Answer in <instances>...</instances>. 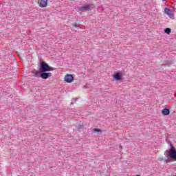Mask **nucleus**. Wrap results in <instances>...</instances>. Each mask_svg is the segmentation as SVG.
Here are the masks:
<instances>
[{"instance_id":"obj_1","label":"nucleus","mask_w":176,"mask_h":176,"mask_svg":"<svg viewBox=\"0 0 176 176\" xmlns=\"http://www.w3.org/2000/svg\"><path fill=\"white\" fill-rule=\"evenodd\" d=\"M40 69L42 72H49L50 71H54V67L49 66V65L45 62H42L40 65Z\"/></svg>"},{"instance_id":"obj_2","label":"nucleus","mask_w":176,"mask_h":176,"mask_svg":"<svg viewBox=\"0 0 176 176\" xmlns=\"http://www.w3.org/2000/svg\"><path fill=\"white\" fill-rule=\"evenodd\" d=\"M164 13L165 14H167V16L172 20H174V19H175V16H174V13H173V11H171L170 9L168 8H164Z\"/></svg>"},{"instance_id":"obj_3","label":"nucleus","mask_w":176,"mask_h":176,"mask_svg":"<svg viewBox=\"0 0 176 176\" xmlns=\"http://www.w3.org/2000/svg\"><path fill=\"white\" fill-rule=\"evenodd\" d=\"M64 80L67 83H72L74 82V76L72 74H66Z\"/></svg>"},{"instance_id":"obj_4","label":"nucleus","mask_w":176,"mask_h":176,"mask_svg":"<svg viewBox=\"0 0 176 176\" xmlns=\"http://www.w3.org/2000/svg\"><path fill=\"white\" fill-rule=\"evenodd\" d=\"M48 0H38V4L39 8H46L47 6Z\"/></svg>"},{"instance_id":"obj_5","label":"nucleus","mask_w":176,"mask_h":176,"mask_svg":"<svg viewBox=\"0 0 176 176\" xmlns=\"http://www.w3.org/2000/svg\"><path fill=\"white\" fill-rule=\"evenodd\" d=\"M93 6L91 5H86L82 7H80V10L81 12H86L87 10H90Z\"/></svg>"},{"instance_id":"obj_6","label":"nucleus","mask_w":176,"mask_h":176,"mask_svg":"<svg viewBox=\"0 0 176 176\" xmlns=\"http://www.w3.org/2000/svg\"><path fill=\"white\" fill-rule=\"evenodd\" d=\"M50 77H52V73L43 72L41 74V78H42V79H47V78Z\"/></svg>"},{"instance_id":"obj_7","label":"nucleus","mask_w":176,"mask_h":176,"mask_svg":"<svg viewBox=\"0 0 176 176\" xmlns=\"http://www.w3.org/2000/svg\"><path fill=\"white\" fill-rule=\"evenodd\" d=\"M113 78L115 80H120L122 79V75H120V73L117 72L113 75Z\"/></svg>"},{"instance_id":"obj_8","label":"nucleus","mask_w":176,"mask_h":176,"mask_svg":"<svg viewBox=\"0 0 176 176\" xmlns=\"http://www.w3.org/2000/svg\"><path fill=\"white\" fill-rule=\"evenodd\" d=\"M162 114L163 115V116H167L170 115V109H162Z\"/></svg>"},{"instance_id":"obj_9","label":"nucleus","mask_w":176,"mask_h":176,"mask_svg":"<svg viewBox=\"0 0 176 176\" xmlns=\"http://www.w3.org/2000/svg\"><path fill=\"white\" fill-rule=\"evenodd\" d=\"M164 32H166V34H171V29L167 28L165 29Z\"/></svg>"},{"instance_id":"obj_10","label":"nucleus","mask_w":176,"mask_h":176,"mask_svg":"<svg viewBox=\"0 0 176 176\" xmlns=\"http://www.w3.org/2000/svg\"><path fill=\"white\" fill-rule=\"evenodd\" d=\"M94 131H95V133H102V131L100 129H98L97 128H95L94 129Z\"/></svg>"},{"instance_id":"obj_11","label":"nucleus","mask_w":176,"mask_h":176,"mask_svg":"<svg viewBox=\"0 0 176 176\" xmlns=\"http://www.w3.org/2000/svg\"><path fill=\"white\" fill-rule=\"evenodd\" d=\"M73 27H75V28H76V27H78V25H77L76 23H74V24L73 25Z\"/></svg>"},{"instance_id":"obj_12","label":"nucleus","mask_w":176,"mask_h":176,"mask_svg":"<svg viewBox=\"0 0 176 176\" xmlns=\"http://www.w3.org/2000/svg\"><path fill=\"white\" fill-rule=\"evenodd\" d=\"M35 74H38V72H36Z\"/></svg>"},{"instance_id":"obj_13","label":"nucleus","mask_w":176,"mask_h":176,"mask_svg":"<svg viewBox=\"0 0 176 176\" xmlns=\"http://www.w3.org/2000/svg\"><path fill=\"white\" fill-rule=\"evenodd\" d=\"M163 1H166V0H163Z\"/></svg>"}]
</instances>
